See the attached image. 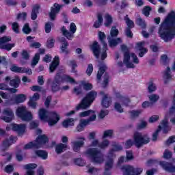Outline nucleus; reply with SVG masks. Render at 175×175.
Segmentation results:
<instances>
[{
    "label": "nucleus",
    "mask_w": 175,
    "mask_h": 175,
    "mask_svg": "<svg viewBox=\"0 0 175 175\" xmlns=\"http://www.w3.org/2000/svg\"><path fill=\"white\" fill-rule=\"evenodd\" d=\"M59 10H61V5L55 3L53 7L51 8V12L49 13V17L51 20H55V17H57V14L59 13Z\"/></svg>",
    "instance_id": "nucleus-24"
},
{
    "label": "nucleus",
    "mask_w": 175,
    "mask_h": 175,
    "mask_svg": "<svg viewBox=\"0 0 175 175\" xmlns=\"http://www.w3.org/2000/svg\"><path fill=\"white\" fill-rule=\"evenodd\" d=\"M20 85V78L18 77H15V78L10 81V85L14 87V88H18Z\"/></svg>",
    "instance_id": "nucleus-38"
},
{
    "label": "nucleus",
    "mask_w": 175,
    "mask_h": 175,
    "mask_svg": "<svg viewBox=\"0 0 175 175\" xmlns=\"http://www.w3.org/2000/svg\"><path fill=\"white\" fill-rule=\"evenodd\" d=\"M121 49L124 52V64L126 68H136L135 65L139 62L137 56L135 53H129V50L125 45H122Z\"/></svg>",
    "instance_id": "nucleus-5"
},
{
    "label": "nucleus",
    "mask_w": 175,
    "mask_h": 175,
    "mask_svg": "<svg viewBox=\"0 0 175 175\" xmlns=\"http://www.w3.org/2000/svg\"><path fill=\"white\" fill-rule=\"evenodd\" d=\"M144 44H146L145 42H138L137 44V49L140 51L139 56L144 57V54H146L148 50L147 49L144 48Z\"/></svg>",
    "instance_id": "nucleus-29"
},
{
    "label": "nucleus",
    "mask_w": 175,
    "mask_h": 175,
    "mask_svg": "<svg viewBox=\"0 0 175 175\" xmlns=\"http://www.w3.org/2000/svg\"><path fill=\"white\" fill-rule=\"evenodd\" d=\"M77 29V27H76V25L72 23H70V31L71 33L69 32V31H68L66 28H65V27H63L62 28V32L63 35L66 36V38L70 40L73 39V34L76 33Z\"/></svg>",
    "instance_id": "nucleus-17"
},
{
    "label": "nucleus",
    "mask_w": 175,
    "mask_h": 175,
    "mask_svg": "<svg viewBox=\"0 0 175 175\" xmlns=\"http://www.w3.org/2000/svg\"><path fill=\"white\" fill-rule=\"evenodd\" d=\"M136 24L142 28H146V22L140 17L136 20Z\"/></svg>",
    "instance_id": "nucleus-53"
},
{
    "label": "nucleus",
    "mask_w": 175,
    "mask_h": 175,
    "mask_svg": "<svg viewBox=\"0 0 175 175\" xmlns=\"http://www.w3.org/2000/svg\"><path fill=\"white\" fill-rule=\"evenodd\" d=\"M122 150V146L119 144H115L113 145V151H121Z\"/></svg>",
    "instance_id": "nucleus-64"
},
{
    "label": "nucleus",
    "mask_w": 175,
    "mask_h": 175,
    "mask_svg": "<svg viewBox=\"0 0 175 175\" xmlns=\"http://www.w3.org/2000/svg\"><path fill=\"white\" fill-rule=\"evenodd\" d=\"M36 154L38 155V157H40V158H42V159H47L48 154L44 150H38L36 151Z\"/></svg>",
    "instance_id": "nucleus-45"
},
{
    "label": "nucleus",
    "mask_w": 175,
    "mask_h": 175,
    "mask_svg": "<svg viewBox=\"0 0 175 175\" xmlns=\"http://www.w3.org/2000/svg\"><path fill=\"white\" fill-rule=\"evenodd\" d=\"M24 167L25 170H27L26 174L25 175H35V171L33 170L38 167V165L35 163H29L25 165Z\"/></svg>",
    "instance_id": "nucleus-27"
},
{
    "label": "nucleus",
    "mask_w": 175,
    "mask_h": 175,
    "mask_svg": "<svg viewBox=\"0 0 175 175\" xmlns=\"http://www.w3.org/2000/svg\"><path fill=\"white\" fill-rule=\"evenodd\" d=\"M85 142V138L84 137H80L77 138V141H74L71 142L72 148L75 152H79L80 148L84 146Z\"/></svg>",
    "instance_id": "nucleus-18"
},
{
    "label": "nucleus",
    "mask_w": 175,
    "mask_h": 175,
    "mask_svg": "<svg viewBox=\"0 0 175 175\" xmlns=\"http://www.w3.org/2000/svg\"><path fill=\"white\" fill-rule=\"evenodd\" d=\"M58 65H59V57L55 56L53 62L50 65V67H49L50 72L53 73V72H54V70H55V69L57 68V66H58Z\"/></svg>",
    "instance_id": "nucleus-31"
},
{
    "label": "nucleus",
    "mask_w": 175,
    "mask_h": 175,
    "mask_svg": "<svg viewBox=\"0 0 175 175\" xmlns=\"http://www.w3.org/2000/svg\"><path fill=\"white\" fill-rule=\"evenodd\" d=\"M55 40H54V38H49L47 40V42H46V46L49 48V49H53V47H54V43H55Z\"/></svg>",
    "instance_id": "nucleus-52"
},
{
    "label": "nucleus",
    "mask_w": 175,
    "mask_h": 175,
    "mask_svg": "<svg viewBox=\"0 0 175 175\" xmlns=\"http://www.w3.org/2000/svg\"><path fill=\"white\" fill-rule=\"evenodd\" d=\"M174 104L170 108V111L165 113L164 120H163L159 124V128L169 131V118L170 122H172L173 125H175V102L174 101Z\"/></svg>",
    "instance_id": "nucleus-8"
},
{
    "label": "nucleus",
    "mask_w": 175,
    "mask_h": 175,
    "mask_svg": "<svg viewBox=\"0 0 175 175\" xmlns=\"http://www.w3.org/2000/svg\"><path fill=\"white\" fill-rule=\"evenodd\" d=\"M14 118V113H13V110L10 108H5L2 113V116H1V120L5 121V122H10Z\"/></svg>",
    "instance_id": "nucleus-16"
},
{
    "label": "nucleus",
    "mask_w": 175,
    "mask_h": 175,
    "mask_svg": "<svg viewBox=\"0 0 175 175\" xmlns=\"http://www.w3.org/2000/svg\"><path fill=\"white\" fill-rule=\"evenodd\" d=\"M114 131L113 130H106L103 132L102 138L106 139L107 137H113Z\"/></svg>",
    "instance_id": "nucleus-44"
},
{
    "label": "nucleus",
    "mask_w": 175,
    "mask_h": 175,
    "mask_svg": "<svg viewBox=\"0 0 175 175\" xmlns=\"http://www.w3.org/2000/svg\"><path fill=\"white\" fill-rule=\"evenodd\" d=\"M16 114L17 117H19L20 119L22 120V121H31L32 120V113L28 111L27 110V107L21 106L18 107V109L16 111Z\"/></svg>",
    "instance_id": "nucleus-11"
},
{
    "label": "nucleus",
    "mask_w": 175,
    "mask_h": 175,
    "mask_svg": "<svg viewBox=\"0 0 175 175\" xmlns=\"http://www.w3.org/2000/svg\"><path fill=\"white\" fill-rule=\"evenodd\" d=\"M121 102H120L119 98H118V101L115 103L114 105V109L116 110V111H118V113H122L124 112V108L121 105Z\"/></svg>",
    "instance_id": "nucleus-42"
},
{
    "label": "nucleus",
    "mask_w": 175,
    "mask_h": 175,
    "mask_svg": "<svg viewBox=\"0 0 175 175\" xmlns=\"http://www.w3.org/2000/svg\"><path fill=\"white\" fill-rule=\"evenodd\" d=\"M96 96H98V92L96 91L92 90L89 92L86 96L81 100V103L77 106L76 110H80V109H88V107H90V106L92 105L94 100L96 99Z\"/></svg>",
    "instance_id": "nucleus-9"
},
{
    "label": "nucleus",
    "mask_w": 175,
    "mask_h": 175,
    "mask_svg": "<svg viewBox=\"0 0 175 175\" xmlns=\"http://www.w3.org/2000/svg\"><path fill=\"white\" fill-rule=\"evenodd\" d=\"M161 62L163 64V65H167V64H169V58L167 57V55H161Z\"/></svg>",
    "instance_id": "nucleus-55"
},
{
    "label": "nucleus",
    "mask_w": 175,
    "mask_h": 175,
    "mask_svg": "<svg viewBox=\"0 0 175 175\" xmlns=\"http://www.w3.org/2000/svg\"><path fill=\"white\" fill-rule=\"evenodd\" d=\"M62 83H70V84H73L75 83V79L69 75L57 74L52 83V90L53 92L58 91L59 90V85Z\"/></svg>",
    "instance_id": "nucleus-7"
},
{
    "label": "nucleus",
    "mask_w": 175,
    "mask_h": 175,
    "mask_svg": "<svg viewBox=\"0 0 175 175\" xmlns=\"http://www.w3.org/2000/svg\"><path fill=\"white\" fill-rule=\"evenodd\" d=\"M133 137V141H132V139H129L125 142V148H131L133 144H135L136 147H142L143 144H147L150 143V135H148V133L135 132Z\"/></svg>",
    "instance_id": "nucleus-3"
},
{
    "label": "nucleus",
    "mask_w": 175,
    "mask_h": 175,
    "mask_svg": "<svg viewBox=\"0 0 175 175\" xmlns=\"http://www.w3.org/2000/svg\"><path fill=\"white\" fill-rule=\"evenodd\" d=\"M39 5H36L33 7L31 12V20H35L38 18V13H39Z\"/></svg>",
    "instance_id": "nucleus-36"
},
{
    "label": "nucleus",
    "mask_w": 175,
    "mask_h": 175,
    "mask_svg": "<svg viewBox=\"0 0 175 175\" xmlns=\"http://www.w3.org/2000/svg\"><path fill=\"white\" fill-rule=\"evenodd\" d=\"M159 35L164 42H170L175 38V12L171 11L161 24Z\"/></svg>",
    "instance_id": "nucleus-1"
},
{
    "label": "nucleus",
    "mask_w": 175,
    "mask_h": 175,
    "mask_svg": "<svg viewBox=\"0 0 175 175\" xmlns=\"http://www.w3.org/2000/svg\"><path fill=\"white\" fill-rule=\"evenodd\" d=\"M10 40H12V38L10 36H5L0 38V49L10 51V50L14 47V44L8 43V42H10Z\"/></svg>",
    "instance_id": "nucleus-15"
},
{
    "label": "nucleus",
    "mask_w": 175,
    "mask_h": 175,
    "mask_svg": "<svg viewBox=\"0 0 175 175\" xmlns=\"http://www.w3.org/2000/svg\"><path fill=\"white\" fill-rule=\"evenodd\" d=\"M81 85L83 88L84 90H86L87 91L92 90V84L88 82L82 81Z\"/></svg>",
    "instance_id": "nucleus-49"
},
{
    "label": "nucleus",
    "mask_w": 175,
    "mask_h": 175,
    "mask_svg": "<svg viewBox=\"0 0 175 175\" xmlns=\"http://www.w3.org/2000/svg\"><path fill=\"white\" fill-rule=\"evenodd\" d=\"M106 70V65L105 64H99V70L97 74V79L100 80L103 77V87H106L107 84H109V75L106 72H105V70Z\"/></svg>",
    "instance_id": "nucleus-13"
},
{
    "label": "nucleus",
    "mask_w": 175,
    "mask_h": 175,
    "mask_svg": "<svg viewBox=\"0 0 175 175\" xmlns=\"http://www.w3.org/2000/svg\"><path fill=\"white\" fill-rule=\"evenodd\" d=\"M172 152L169 150H166L163 153V158H165V159H170V158H172Z\"/></svg>",
    "instance_id": "nucleus-62"
},
{
    "label": "nucleus",
    "mask_w": 175,
    "mask_h": 175,
    "mask_svg": "<svg viewBox=\"0 0 175 175\" xmlns=\"http://www.w3.org/2000/svg\"><path fill=\"white\" fill-rule=\"evenodd\" d=\"M148 92H154V91H157V85L154 83H149L148 86Z\"/></svg>",
    "instance_id": "nucleus-54"
},
{
    "label": "nucleus",
    "mask_w": 175,
    "mask_h": 175,
    "mask_svg": "<svg viewBox=\"0 0 175 175\" xmlns=\"http://www.w3.org/2000/svg\"><path fill=\"white\" fill-rule=\"evenodd\" d=\"M40 96L38 93H35L32 97L30 98V100L28 103L29 106L31 107V109H36V100H39Z\"/></svg>",
    "instance_id": "nucleus-28"
},
{
    "label": "nucleus",
    "mask_w": 175,
    "mask_h": 175,
    "mask_svg": "<svg viewBox=\"0 0 175 175\" xmlns=\"http://www.w3.org/2000/svg\"><path fill=\"white\" fill-rule=\"evenodd\" d=\"M49 142V138L46 135H40L36 138V141L29 142L25 145V150H29L31 148H40L43 147L46 143Z\"/></svg>",
    "instance_id": "nucleus-10"
},
{
    "label": "nucleus",
    "mask_w": 175,
    "mask_h": 175,
    "mask_svg": "<svg viewBox=\"0 0 175 175\" xmlns=\"http://www.w3.org/2000/svg\"><path fill=\"white\" fill-rule=\"evenodd\" d=\"M32 29H31V27H29V24L26 23L23 27V33H25L26 35H29V33H31V31Z\"/></svg>",
    "instance_id": "nucleus-51"
},
{
    "label": "nucleus",
    "mask_w": 175,
    "mask_h": 175,
    "mask_svg": "<svg viewBox=\"0 0 175 175\" xmlns=\"http://www.w3.org/2000/svg\"><path fill=\"white\" fill-rule=\"evenodd\" d=\"M38 116L40 120L44 122H48L49 126L55 125L61 118V116L58 113L55 111L49 113V111L44 109H40L39 110Z\"/></svg>",
    "instance_id": "nucleus-4"
},
{
    "label": "nucleus",
    "mask_w": 175,
    "mask_h": 175,
    "mask_svg": "<svg viewBox=\"0 0 175 175\" xmlns=\"http://www.w3.org/2000/svg\"><path fill=\"white\" fill-rule=\"evenodd\" d=\"M13 170H14V168L12 165H8L4 169V172L5 173H8V174H10V173H12Z\"/></svg>",
    "instance_id": "nucleus-59"
},
{
    "label": "nucleus",
    "mask_w": 175,
    "mask_h": 175,
    "mask_svg": "<svg viewBox=\"0 0 175 175\" xmlns=\"http://www.w3.org/2000/svg\"><path fill=\"white\" fill-rule=\"evenodd\" d=\"M118 99L122 105H124V106H128L129 103H131V100L128 97L120 96Z\"/></svg>",
    "instance_id": "nucleus-41"
},
{
    "label": "nucleus",
    "mask_w": 175,
    "mask_h": 175,
    "mask_svg": "<svg viewBox=\"0 0 175 175\" xmlns=\"http://www.w3.org/2000/svg\"><path fill=\"white\" fill-rule=\"evenodd\" d=\"M10 70L12 72H14L15 73H23V68L18 67L16 65H12L10 68Z\"/></svg>",
    "instance_id": "nucleus-47"
},
{
    "label": "nucleus",
    "mask_w": 175,
    "mask_h": 175,
    "mask_svg": "<svg viewBox=\"0 0 175 175\" xmlns=\"http://www.w3.org/2000/svg\"><path fill=\"white\" fill-rule=\"evenodd\" d=\"M111 36H109L107 38L110 47H116L117 44H120V43L122 42V40L121 38H118L116 39H113L111 38H116L118 35V29L116 27H112L110 32Z\"/></svg>",
    "instance_id": "nucleus-12"
},
{
    "label": "nucleus",
    "mask_w": 175,
    "mask_h": 175,
    "mask_svg": "<svg viewBox=\"0 0 175 175\" xmlns=\"http://www.w3.org/2000/svg\"><path fill=\"white\" fill-rule=\"evenodd\" d=\"M40 59V54L39 53H36L31 62V66H36L39 60Z\"/></svg>",
    "instance_id": "nucleus-46"
},
{
    "label": "nucleus",
    "mask_w": 175,
    "mask_h": 175,
    "mask_svg": "<svg viewBox=\"0 0 175 175\" xmlns=\"http://www.w3.org/2000/svg\"><path fill=\"white\" fill-rule=\"evenodd\" d=\"M94 72V66L92 64L88 66V68L86 70V74L88 76H91V74Z\"/></svg>",
    "instance_id": "nucleus-60"
},
{
    "label": "nucleus",
    "mask_w": 175,
    "mask_h": 175,
    "mask_svg": "<svg viewBox=\"0 0 175 175\" xmlns=\"http://www.w3.org/2000/svg\"><path fill=\"white\" fill-rule=\"evenodd\" d=\"M17 142V137H10V139H5L1 145V150L2 151H6L12 144L16 143Z\"/></svg>",
    "instance_id": "nucleus-23"
},
{
    "label": "nucleus",
    "mask_w": 175,
    "mask_h": 175,
    "mask_svg": "<svg viewBox=\"0 0 175 175\" xmlns=\"http://www.w3.org/2000/svg\"><path fill=\"white\" fill-rule=\"evenodd\" d=\"M101 143H100L99 148H101V150H105V148H107L109 146H110V141L109 139H103Z\"/></svg>",
    "instance_id": "nucleus-40"
},
{
    "label": "nucleus",
    "mask_w": 175,
    "mask_h": 175,
    "mask_svg": "<svg viewBox=\"0 0 175 175\" xmlns=\"http://www.w3.org/2000/svg\"><path fill=\"white\" fill-rule=\"evenodd\" d=\"M95 120L96 119H94V118H88V119H81L79 120V124L85 127L87 126V125H90V123L94 122Z\"/></svg>",
    "instance_id": "nucleus-35"
},
{
    "label": "nucleus",
    "mask_w": 175,
    "mask_h": 175,
    "mask_svg": "<svg viewBox=\"0 0 175 175\" xmlns=\"http://www.w3.org/2000/svg\"><path fill=\"white\" fill-rule=\"evenodd\" d=\"M62 125L64 128H68V126H72L75 125V120L73 118L66 119L63 122Z\"/></svg>",
    "instance_id": "nucleus-37"
},
{
    "label": "nucleus",
    "mask_w": 175,
    "mask_h": 175,
    "mask_svg": "<svg viewBox=\"0 0 175 175\" xmlns=\"http://www.w3.org/2000/svg\"><path fill=\"white\" fill-rule=\"evenodd\" d=\"M164 84H169L173 80L174 75L172 74V69L167 67L162 75Z\"/></svg>",
    "instance_id": "nucleus-20"
},
{
    "label": "nucleus",
    "mask_w": 175,
    "mask_h": 175,
    "mask_svg": "<svg viewBox=\"0 0 175 175\" xmlns=\"http://www.w3.org/2000/svg\"><path fill=\"white\" fill-rule=\"evenodd\" d=\"M149 100L150 103H157L159 100V95L152 94L148 96Z\"/></svg>",
    "instance_id": "nucleus-43"
},
{
    "label": "nucleus",
    "mask_w": 175,
    "mask_h": 175,
    "mask_svg": "<svg viewBox=\"0 0 175 175\" xmlns=\"http://www.w3.org/2000/svg\"><path fill=\"white\" fill-rule=\"evenodd\" d=\"M100 95H102L103 100L101 101V105L103 107H105L107 109L111 105V98L109 96L108 94L105 93V92H100Z\"/></svg>",
    "instance_id": "nucleus-22"
},
{
    "label": "nucleus",
    "mask_w": 175,
    "mask_h": 175,
    "mask_svg": "<svg viewBox=\"0 0 175 175\" xmlns=\"http://www.w3.org/2000/svg\"><path fill=\"white\" fill-rule=\"evenodd\" d=\"M102 23H103V18L100 14H98L97 16V21H96L94 24V28H99V27L102 25Z\"/></svg>",
    "instance_id": "nucleus-39"
},
{
    "label": "nucleus",
    "mask_w": 175,
    "mask_h": 175,
    "mask_svg": "<svg viewBox=\"0 0 175 175\" xmlns=\"http://www.w3.org/2000/svg\"><path fill=\"white\" fill-rule=\"evenodd\" d=\"M68 150V144L59 143L55 146V151L57 154H61L64 152V151H66Z\"/></svg>",
    "instance_id": "nucleus-32"
},
{
    "label": "nucleus",
    "mask_w": 175,
    "mask_h": 175,
    "mask_svg": "<svg viewBox=\"0 0 175 175\" xmlns=\"http://www.w3.org/2000/svg\"><path fill=\"white\" fill-rule=\"evenodd\" d=\"M113 23V18H111V16L109 14L105 15V27H109V25Z\"/></svg>",
    "instance_id": "nucleus-50"
},
{
    "label": "nucleus",
    "mask_w": 175,
    "mask_h": 175,
    "mask_svg": "<svg viewBox=\"0 0 175 175\" xmlns=\"http://www.w3.org/2000/svg\"><path fill=\"white\" fill-rule=\"evenodd\" d=\"M161 131H163V133H167V132H168L169 130L162 129L161 127L159 128V129L152 135V140L153 142H157V139H158V134Z\"/></svg>",
    "instance_id": "nucleus-34"
},
{
    "label": "nucleus",
    "mask_w": 175,
    "mask_h": 175,
    "mask_svg": "<svg viewBox=\"0 0 175 175\" xmlns=\"http://www.w3.org/2000/svg\"><path fill=\"white\" fill-rule=\"evenodd\" d=\"M99 146H100V143H99V139H95L91 142V144H90L91 147H98L99 148Z\"/></svg>",
    "instance_id": "nucleus-63"
},
{
    "label": "nucleus",
    "mask_w": 175,
    "mask_h": 175,
    "mask_svg": "<svg viewBox=\"0 0 175 175\" xmlns=\"http://www.w3.org/2000/svg\"><path fill=\"white\" fill-rule=\"evenodd\" d=\"M98 38L103 43V50H100V46H99V44L96 41H94L92 43L90 46V49L96 58H100V59L103 61V59L107 57V53H106L107 50V44L104 41L106 39V34H105L104 32L99 31Z\"/></svg>",
    "instance_id": "nucleus-2"
},
{
    "label": "nucleus",
    "mask_w": 175,
    "mask_h": 175,
    "mask_svg": "<svg viewBox=\"0 0 175 175\" xmlns=\"http://www.w3.org/2000/svg\"><path fill=\"white\" fill-rule=\"evenodd\" d=\"M126 24L127 25V28H133L135 27V23H133V21H131L129 18H125Z\"/></svg>",
    "instance_id": "nucleus-56"
},
{
    "label": "nucleus",
    "mask_w": 175,
    "mask_h": 175,
    "mask_svg": "<svg viewBox=\"0 0 175 175\" xmlns=\"http://www.w3.org/2000/svg\"><path fill=\"white\" fill-rule=\"evenodd\" d=\"M114 155L113 154V151H110L108 154V158H110L109 160H107L105 163V171L104 172V175H110V172L109 170H110L113 167V158Z\"/></svg>",
    "instance_id": "nucleus-21"
},
{
    "label": "nucleus",
    "mask_w": 175,
    "mask_h": 175,
    "mask_svg": "<svg viewBox=\"0 0 175 175\" xmlns=\"http://www.w3.org/2000/svg\"><path fill=\"white\" fill-rule=\"evenodd\" d=\"M74 162L75 165H77L78 166H84V165H85L84 160H82L81 159H75Z\"/></svg>",
    "instance_id": "nucleus-58"
},
{
    "label": "nucleus",
    "mask_w": 175,
    "mask_h": 175,
    "mask_svg": "<svg viewBox=\"0 0 175 175\" xmlns=\"http://www.w3.org/2000/svg\"><path fill=\"white\" fill-rule=\"evenodd\" d=\"M26 126H27L25 124H12L6 127V130L10 131V129H12V131L17 132L18 135H22V133L25 132Z\"/></svg>",
    "instance_id": "nucleus-19"
},
{
    "label": "nucleus",
    "mask_w": 175,
    "mask_h": 175,
    "mask_svg": "<svg viewBox=\"0 0 175 175\" xmlns=\"http://www.w3.org/2000/svg\"><path fill=\"white\" fill-rule=\"evenodd\" d=\"M158 120H159V116L154 115L149 118L148 122H150V124H153L154 122H157Z\"/></svg>",
    "instance_id": "nucleus-57"
},
{
    "label": "nucleus",
    "mask_w": 175,
    "mask_h": 175,
    "mask_svg": "<svg viewBox=\"0 0 175 175\" xmlns=\"http://www.w3.org/2000/svg\"><path fill=\"white\" fill-rule=\"evenodd\" d=\"M79 118H84L85 117H89V118H92L96 120V113L94 110H88L79 113Z\"/></svg>",
    "instance_id": "nucleus-25"
},
{
    "label": "nucleus",
    "mask_w": 175,
    "mask_h": 175,
    "mask_svg": "<svg viewBox=\"0 0 175 175\" xmlns=\"http://www.w3.org/2000/svg\"><path fill=\"white\" fill-rule=\"evenodd\" d=\"M123 175H139L143 172V168H134L131 165H124L122 167Z\"/></svg>",
    "instance_id": "nucleus-14"
},
{
    "label": "nucleus",
    "mask_w": 175,
    "mask_h": 175,
    "mask_svg": "<svg viewBox=\"0 0 175 175\" xmlns=\"http://www.w3.org/2000/svg\"><path fill=\"white\" fill-rule=\"evenodd\" d=\"M60 42H62V53H63L64 54H69V53H70V51L68 49V46H69V44L68 43V42H66V40H65V38H62L60 40Z\"/></svg>",
    "instance_id": "nucleus-30"
},
{
    "label": "nucleus",
    "mask_w": 175,
    "mask_h": 175,
    "mask_svg": "<svg viewBox=\"0 0 175 175\" xmlns=\"http://www.w3.org/2000/svg\"><path fill=\"white\" fill-rule=\"evenodd\" d=\"M85 155L94 163H103V154L98 148H90L85 152Z\"/></svg>",
    "instance_id": "nucleus-6"
},
{
    "label": "nucleus",
    "mask_w": 175,
    "mask_h": 175,
    "mask_svg": "<svg viewBox=\"0 0 175 175\" xmlns=\"http://www.w3.org/2000/svg\"><path fill=\"white\" fill-rule=\"evenodd\" d=\"M142 114V110H133L130 111V116L132 118H136V117H139Z\"/></svg>",
    "instance_id": "nucleus-48"
},
{
    "label": "nucleus",
    "mask_w": 175,
    "mask_h": 175,
    "mask_svg": "<svg viewBox=\"0 0 175 175\" xmlns=\"http://www.w3.org/2000/svg\"><path fill=\"white\" fill-rule=\"evenodd\" d=\"M160 165L165 172H168L169 173H174L175 172V166L172 165L170 163H167L166 161H161Z\"/></svg>",
    "instance_id": "nucleus-26"
},
{
    "label": "nucleus",
    "mask_w": 175,
    "mask_h": 175,
    "mask_svg": "<svg viewBox=\"0 0 175 175\" xmlns=\"http://www.w3.org/2000/svg\"><path fill=\"white\" fill-rule=\"evenodd\" d=\"M15 103H23L27 100V96L25 94H17L14 97Z\"/></svg>",
    "instance_id": "nucleus-33"
},
{
    "label": "nucleus",
    "mask_w": 175,
    "mask_h": 175,
    "mask_svg": "<svg viewBox=\"0 0 175 175\" xmlns=\"http://www.w3.org/2000/svg\"><path fill=\"white\" fill-rule=\"evenodd\" d=\"M19 28H20V25H18V23H12V30L14 31V32H15L16 33H18Z\"/></svg>",
    "instance_id": "nucleus-61"
}]
</instances>
